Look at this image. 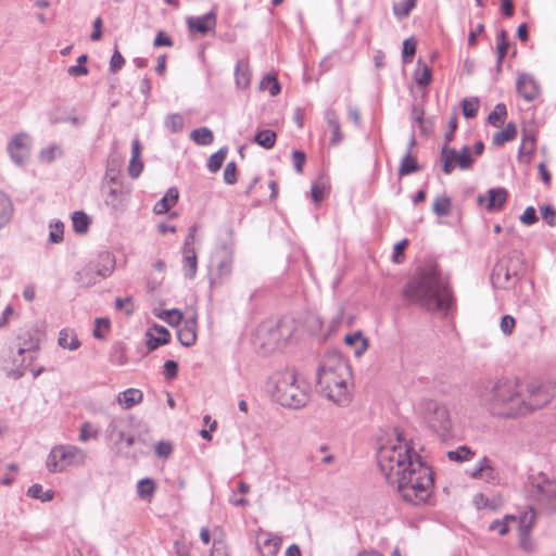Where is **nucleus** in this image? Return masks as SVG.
Masks as SVG:
<instances>
[{"mask_svg": "<svg viewBox=\"0 0 556 556\" xmlns=\"http://www.w3.org/2000/svg\"><path fill=\"white\" fill-rule=\"evenodd\" d=\"M378 466L403 501L425 504L434 486L433 472L416 452L413 442L394 429L377 452Z\"/></svg>", "mask_w": 556, "mask_h": 556, "instance_id": "f257e3e1", "label": "nucleus"}, {"mask_svg": "<svg viewBox=\"0 0 556 556\" xmlns=\"http://www.w3.org/2000/svg\"><path fill=\"white\" fill-rule=\"evenodd\" d=\"M404 294L429 311L446 313L453 304L447 281L435 265L420 267L406 285Z\"/></svg>", "mask_w": 556, "mask_h": 556, "instance_id": "f03ea898", "label": "nucleus"}, {"mask_svg": "<svg viewBox=\"0 0 556 556\" xmlns=\"http://www.w3.org/2000/svg\"><path fill=\"white\" fill-rule=\"evenodd\" d=\"M352 386L349 363L336 351L325 353L316 370L317 391L336 405L344 407L352 400Z\"/></svg>", "mask_w": 556, "mask_h": 556, "instance_id": "7ed1b4c3", "label": "nucleus"}, {"mask_svg": "<svg viewBox=\"0 0 556 556\" xmlns=\"http://www.w3.org/2000/svg\"><path fill=\"white\" fill-rule=\"evenodd\" d=\"M481 404L494 416L511 418L527 414L526 397L516 379H500L480 396Z\"/></svg>", "mask_w": 556, "mask_h": 556, "instance_id": "20e7f679", "label": "nucleus"}, {"mask_svg": "<svg viewBox=\"0 0 556 556\" xmlns=\"http://www.w3.org/2000/svg\"><path fill=\"white\" fill-rule=\"evenodd\" d=\"M267 391L281 405L289 408H301L309 400L308 388L296 379L293 369L274 372L267 383Z\"/></svg>", "mask_w": 556, "mask_h": 556, "instance_id": "39448f33", "label": "nucleus"}, {"mask_svg": "<svg viewBox=\"0 0 556 556\" xmlns=\"http://www.w3.org/2000/svg\"><path fill=\"white\" fill-rule=\"evenodd\" d=\"M535 521V513L530 509L522 513L517 520L513 515H506L503 519H495L488 526V530L498 535H505L511 523L518 525L519 544L525 553H533L534 543L530 538L531 530Z\"/></svg>", "mask_w": 556, "mask_h": 556, "instance_id": "423d86ee", "label": "nucleus"}, {"mask_svg": "<svg viewBox=\"0 0 556 556\" xmlns=\"http://www.w3.org/2000/svg\"><path fill=\"white\" fill-rule=\"evenodd\" d=\"M527 493L529 498L544 513L556 511V479L544 472L528 478Z\"/></svg>", "mask_w": 556, "mask_h": 556, "instance_id": "0eeeda50", "label": "nucleus"}, {"mask_svg": "<svg viewBox=\"0 0 556 556\" xmlns=\"http://www.w3.org/2000/svg\"><path fill=\"white\" fill-rule=\"evenodd\" d=\"M85 459L86 454L80 447L56 445L50 451L46 466L50 472H62L67 467L83 465Z\"/></svg>", "mask_w": 556, "mask_h": 556, "instance_id": "6e6552de", "label": "nucleus"}, {"mask_svg": "<svg viewBox=\"0 0 556 556\" xmlns=\"http://www.w3.org/2000/svg\"><path fill=\"white\" fill-rule=\"evenodd\" d=\"M418 412L437 433L444 435L450 431L452 422L445 405L434 400H422L418 405Z\"/></svg>", "mask_w": 556, "mask_h": 556, "instance_id": "1a4fd4ad", "label": "nucleus"}, {"mask_svg": "<svg viewBox=\"0 0 556 556\" xmlns=\"http://www.w3.org/2000/svg\"><path fill=\"white\" fill-rule=\"evenodd\" d=\"M233 253L228 247H222L213 256L208 280L211 287H217L229 280L232 273Z\"/></svg>", "mask_w": 556, "mask_h": 556, "instance_id": "9d476101", "label": "nucleus"}, {"mask_svg": "<svg viewBox=\"0 0 556 556\" xmlns=\"http://www.w3.org/2000/svg\"><path fill=\"white\" fill-rule=\"evenodd\" d=\"M528 399H526L527 414L531 410L542 408L555 396L553 383H530L528 386Z\"/></svg>", "mask_w": 556, "mask_h": 556, "instance_id": "9b49d317", "label": "nucleus"}, {"mask_svg": "<svg viewBox=\"0 0 556 556\" xmlns=\"http://www.w3.org/2000/svg\"><path fill=\"white\" fill-rule=\"evenodd\" d=\"M30 148V136L27 132H18L8 142L7 151L15 165L24 166L29 160Z\"/></svg>", "mask_w": 556, "mask_h": 556, "instance_id": "f8f14e48", "label": "nucleus"}, {"mask_svg": "<svg viewBox=\"0 0 556 556\" xmlns=\"http://www.w3.org/2000/svg\"><path fill=\"white\" fill-rule=\"evenodd\" d=\"M18 349L17 353L18 355H24L23 362L27 361V365H25L23 368H17L13 370V376L15 378H20L25 374V368L31 364V362L35 359V353L39 348V339L34 337L29 331L22 332L18 338Z\"/></svg>", "mask_w": 556, "mask_h": 556, "instance_id": "ddd939ff", "label": "nucleus"}, {"mask_svg": "<svg viewBox=\"0 0 556 556\" xmlns=\"http://www.w3.org/2000/svg\"><path fill=\"white\" fill-rule=\"evenodd\" d=\"M128 420L124 417H111L106 429V435L116 445L125 444L130 447L135 443V437L126 431Z\"/></svg>", "mask_w": 556, "mask_h": 556, "instance_id": "4468645a", "label": "nucleus"}, {"mask_svg": "<svg viewBox=\"0 0 556 556\" xmlns=\"http://www.w3.org/2000/svg\"><path fill=\"white\" fill-rule=\"evenodd\" d=\"M517 91L527 102L534 101L540 94V86L530 74H520L517 78Z\"/></svg>", "mask_w": 556, "mask_h": 556, "instance_id": "2eb2a0df", "label": "nucleus"}, {"mask_svg": "<svg viewBox=\"0 0 556 556\" xmlns=\"http://www.w3.org/2000/svg\"><path fill=\"white\" fill-rule=\"evenodd\" d=\"M508 192L504 188H491L486 194L478 195V203L485 205L489 212L496 211L503 207L507 200Z\"/></svg>", "mask_w": 556, "mask_h": 556, "instance_id": "dca6fc26", "label": "nucleus"}, {"mask_svg": "<svg viewBox=\"0 0 556 556\" xmlns=\"http://www.w3.org/2000/svg\"><path fill=\"white\" fill-rule=\"evenodd\" d=\"M186 22L191 34L199 33L201 35H205L215 28L216 15L211 11L201 16H188Z\"/></svg>", "mask_w": 556, "mask_h": 556, "instance_id": "f3484780", "label": "nucleus"}, {"mask_svg": "<svg viewBox=\"0 0 556 556\" xmlns=\"http://www.w3.org/2000/svg\"><path fill=\"white\" fill-rule=\"evenodd\" d=\"M177 338L184 346H192L197 341V315L192 314L177 331Z\"/></svg>", "mask_w": 556, "mask_h": 556, "instance_id": "a211bd4d", "label": "nucleus"}, {"mask_svg": "<svg viewBox=\"0 0 556 556\" xmlns=\"http://www.w3.org/2000/svg\"><path fill=\"white\" fill-rule=\"evenodd\" d=\"M256 544L261 556H276L281 546V539L270 533H261Z\"/></svg>", "mask_w": 556, "mask_h": 556, "instance_id": "6ab92c4d", "label": "nucleus"}, {"mask_svg": "<svg viewBox=\"0 0 556 556\" xmlns=\"http://www.w3.org/2000/svg\"><path fill=\"white\" fill-rule=\"evenodd\" d=\"M182 273L185 278L194 279L198 270V257L194 249H182Z\"/></svg>", "mask_w": 556, "mask_h": 556, "instance_id": "aec40b11", "label": "nucleus"}, {"mask_svg": "<svg viewBox=\"0 0 556 556\" xmlns=\"http://www.w3.org/2000/svg\"><path fill=\"white\" fill-rule=\"evenodd\" d=\"M152 329L156 336L150 331L147 332V346L150 351L157 349L160 345L168 343L170 338L169 331L164 326L154 325Z\"/></svg>", "mask_w": 556, "mask_h": 556, "instance_id": "412c9836", "label": "nucleus"}, {"mask_svg": "<svg viewBox=\"0 0 556 556\" xmlns=\"http://www.w3.org/2000/svg\"><path fill=\"white\" fill-rule=\"evenodd\" d=\"M178 197V189L175 187L169 188L164 197L154 205V213L157 215L167 213L169 208L177 203Z\"/></svg>", "mask_w": 556, "mask_h": 556, "instance_id": "4be33fe9", "label": "nucleus"}, {"mask_svg": "<svg viewBox=\"0 0 556 556\" xmlns=\"http://www.w3.org/2000/svg\"><path fill=\"white\" fill-rule=\"evenodd\" d=\"M325 119L332 131L330 143L332 146L339 144L343 139V135L340 129V122L336 111L332 109L326 110Z\"/></svg>", "mask_w": 556, "mask_h": 556, "instance_id": "5701e85b", "label": "nucleus"}, {"mask_svg": "<svg viewBox=\"0 0 556 556\" xmlns=\"http://www.w3.org/2000/svg\"><path fill=\"white\" fill-rule=\"evenodd\" d=\"M143 394L139 389L130 388L117 395V402L123 408L129 409L140 403Z\"/></svg>", "mask_w": 556, "mask_h": 556, "instance_id": "b1692460", "label": "nucleus"}, {"mask_svg": "<svg viewBox=\"0 0 556 556\" xmlns=\"http://www.w3.org/2000/svg\"><path fill=\"white\" fill-rule=\"evenodd\" d=\"M93 266L96 267L99 278L104 279L113 273L115 260L110 253H102L99 255L97 264Z\"/></svg>", "mask_w": 556, "mask_h": 556, "instance_id": "393cba45", "label": "nucleus"}, {"mask_svg": "<svg viewBox=\"0 0 556 556\" xmlns=\"http://www.w3.org/2000/svg\"><path fill=\"white\" fill-rule=\"evenodd\" d=\"M58 343L61 348L70 351L78 350L81 344L76 332L68 328L60 330Z\"/></svg>", "mask_w": 556, "mask_h": 556, "instance_id": "a878e982", "label": "nucleus"}, {"mask_svg": "<svg viewBox=\"0 0 556 556\" xmlns=\"http://www.w3.org/2000/svg\"><path fill=\"white\" fill-rule=\"evenodd\" d=\"M76 281L84 287H90L99 282V278L93 264H89L76 273Z\"/></svg>", "mask_w": 556, "mask_h": 556, "instance_id": "bb28decb", "label": "nucleus"}, {"mask_svg": "<svg viewBox=\"0 0 556 556\" xmlns=\"http://www.w3.org/2000/svg\"><path fill=\"white\" fill-rule=\"evenodd\" d=\"M236 86L239 89H247L251 83V73L245 61H238L235 70Z\"/></svg>", "mask_w": 556, "mask_h": 556, "instance_id": "cd10ccee", "label": "nucleus"}, {"mask_svg": "<svg viewBox=\"0 0 556 556\" xmlns=\"http://www.w3.org/2000/svg\"><path fill=\"white\" fill-rule=\"evenodd\" d=\"M14 207L10 197L0 191V229L7 226L12 216H13Z\"/></svg>", "mask_w": 556, "mask_h": 556, "instance_id": "c85d7f7f", "label": "nucleus"}, {"mask_svg": "<svg viewBox=\"0 0 556 556\" xmlns=\"http://www.w3.org/2000/svg\"><path fill=\"white\" fill-rule=\"evenodd\" d=\"M433 213L439 217L448 216L452 212V201L446 194L438 195L432 204Z\"/></svg>", "mask_w": 556, "mask_h": 556, "instance_id": "c756f323", "label": "nucleus"}, {"mask_svg": "<svg viewBox=\"0 0 556 556\" xmlns=\"http://www.w3.org/2000/svg\"><path fill=\"white\" fill-rule=\"evenodd\" d=\"M508 46H509V42L507 39V33L504 29H502L496 35V53H497L496 67L498 71L501 70L502 62L507 53Z\"/></svg>", "mask_w": 556, "mask_h": 556, "instance_id": "7c9ffc66", "label": "nucleus"}, {"mask_svg": "<svg viewBox=\"0 0 556 556\" xmlns=\"http://www.w3.org/2000/svg\"><path fill=\"white\" fill-rule=\"evenodd\" d=\"M419 169L420 168L416 160L412 156L410 152L407 151V153L401 160L399 167V176L404 177L413 173H416Z\"/></svg>", "mask_w": 556, "mask_h": 556, "instance_id": "2f4dec72", "label": "nucleus"}, {"mask_svg": "<svg viewBox=\"0 0 556 556\" xmlns=\"http://www.w3.org/2000/svg\"><path fill=\"white\" fill-rule=\"evenodd\" d=\"M517 135V128L514 123H508L506 127L493 136V143L495 146H502L507 141L513 140Z\"/></svg>", "mask_w": 556, "mask_h": 556, "instance_id": "473e14b6", "label": "nucleus"}, {"mask_svg": "<svg viewBox=\"0 0 556 556\" xmlns=\"http://www.w3.org/2000/svg\"><path fill=\"white\" fill-rule=\"evenodd\" d=\"M190 138L199 146L211 144L214 140L213 132L207 127H200L191 131Z\"/></svg>", "mask_w": 556, "mask_h": 556, "instance_id": "72a5a7b5", "label": "nucleus"}, {"mask_svg": "<svg viewBox=\"0 0 556 556\" xmlns=\"http://www.w3.org/2000/svg\"><path fill=\"white\" fill-rule=\"evenodd\" d=\"M63 154L62 148L59 144H51L40 150L38 159L40 162L49 164Z\"/></svg>", "mask_w": 556, "mask_h": 556, "instance_id": "f704fd0d", "label": "nucleus"}, {"mask_svg": "<svg viewBox=\"0 0 556 556\" xmlns=\"http://www.w3.org/2000/svg\"><path fill=\"white\" fill-rule=\"evenodd\" d=\"M155 316L174 327L178 326L184 318L182 313L177 308L155 312Z\"/></svg>", "mask_w": 556, "mask_h": 556, "instance_id": "c9c22d12", "label": "nucleus"}, {"mask_svg": "<svg viewBox=\"0 0 556 556\" xmlns=\"http://www.w3.org/2000/svg\"><path fill=\"white\" fill-rule=\"evenodd\" d=\"M27 495L31 498L39 500L42 503H46L53 500L54 492L52 490L43 491L41 484L35 483L27 490Z\"/></svg>", "mask_w": 556, "mask_h": 556, "instance_id": "e433bc0d", "label": "nucleus"}, {"mask_svg": "<svg viewBox=\"0 0 556 556\" xmlns=\"http://www.w3.org/2000/svg\"><path fill=\"white\" fill-rule=\"evenodd\" d=\"M276 132L270 129H264L256 132L254 141L265 149H271L276 142Z\"/></svg>", "mask_w": 556, "mask_h": 556, "instance_id": "4c0bfd02", "label": "nucleus"}, {"mask_svg": "<svg viewBox=\"0 0 556 556\" xmlns=\"http://www.w3.org/2000/svg\"><path fill=\"white\" fill-rule=\"evenodd\" d=\"M73 228L78 233H85L88 230L90 219L83 211H76L72 216Z\"/></svg>", "mask_w": 556, "mask_h": 556, "instance_id": "58836bf2", "label": "nucleus"}, {"mask_svg": "<svg viewBox=\"0 0 556 556\" xmlns=\"http://www.w3.org/2000/svg\"><path fill=\"white\" fill-rule=\"evenodd\" d=\"M346 345L355 346V354L361 355L367 348V341L361 332L346 334L344 338Z\"/></svg>", "mask_w": 556, "mask_h": 556, "instance_id": "ea45409f", "label": "nucleus"}, {"mask_svg": "<svg viewBox=\"0 0 556 556\" xmlns=\"http://www.w3.org/2000/svg\"><path fill=\"white\" fill-rule=\"evenodd\" d=\"M473 455L475 453L466 445L458 446L456 450L447 452L448 459L457 463L470 460Z\"/></svg>", "mask_w": 556, "mask_h": 556, "instance_id": "a19ab883", "label": "nucleus"}, {"mask_svg": "<svg viewBox=\"0 0 556 556\" xmlns=\"http://www.w3.org/2000/svg\"><path fill=\"white\" fill-rule=\"evenodd\" d=\"M506 115V105L503 103H498L495 105L494 110L489 114L488 121L491 125L500 127L504 123Z\"/></svg>", "mask_w": 556, "mask_h": 556, "instance_id": "79ce46f5", "label": "nucleus"}, {"mask_svg": "<svg viewBox=\"0 0 556 556\" xmlns=\"http://www.w3.org/2000/svg\"><path fill=\"white\" fill-rule=\"evenodd\" d=\"M227 155V148H220L213 153L207 161V168L211 173H216L223 165Z\"/></svg>", "mask_w": 556, "mask_h": 556, "instance_id": "37998d69", "label": "nucleus"}, {"mask_svg": "<svg viewBox=\"0 0 556 556\" xmlns=\"http://www.w3.org/2000/svg\"><path fill=\"white\" fill-rule=\"evenodd\" d=\"M262 90H267L271 97L280 92V85L275 75L267 74L260 84Z\"/></svg>", "mask_w": 556, "mask_h": 556, "instance_id": "c03bdc74", "label": "nucleus"}, {"mask_svg": "<svg viewBox=\"0 0 556 556\" xmlns=\"http://www.w3.org/2000/svg\"><path fill=\"white\" fill-rule=\"evenodd\" d=\"M416 0H404L393 4V13L399 18H404L409 15L410 11L415 8Z\"/></svg>", "mask_w": 556, "mask_h": 556, "instance_id": "a18cd8bd", "label": "nucleus"}, {"mask_svg": "<svg viewBox=\"0 0 556 556\" xmlns=\"http://www.w3.org/2000/svg\"><path fill=\"white\" fill-rule=\"evenodd\" d=\"M463 114L466 118H472L477 115L479 100L477 98H466L462 102Z\"/></svg>", "mask_w": 556, "mask_h": 556, "instance_id": "49530a36", "label": "nucleus"}, {"mask_svg": "<svg viewBox=\"0 0 556 556\" xmlns=\"http://www.w3.org/2000/svg\"><path fill=\"white\" fill-rule=\"evenodd\" d=\"M50 232H49V242L51 243H60L63 240L64 235V224L60 220H56L54 223H51L49 225Z\"/></svg>", "mask_w": 556, "mask_h": 556, "instance_id": "de8ad7c7", "label": "nucleus"}, {"mask_svg": "<svg viewBox=\"0 0 556 556\" xmlns=\"http://www.w3.org/2000/svg\"><path fill=\"white\" fill-rule=\"evenodd\" d=\"M165 126L172 132H179L184 128V117L178 113L169 114L165 118Z\"/></svg>", "mask_w": 556, "mask_h": 556, "instance_id": "09e8293b", "label": "nucleus"}, {"mask_svg": "<svg viewBox=\"0 0 556 556\" xmlns=\"http://www.w3.org/2000/svg\"><path fill=\"white\" fill-rule=\"evenodd\" d=\"M154 483L150 478L141 479L137 483V493L141 498L151 496L154 492Z\"/></svg>", "mask_w": 556, "mask_h": 556, "instance_id": "8fccbe9b", "label": "nucleus"}, {"mask_svg": "<svg viewBox=\"0 0 556 556\" xmlns=\"http://www.w3.org/2000/svg\"><path fill=\"white\" fill-rule=\"evenodd\" d=\"M99 435V429L91 422H84L79 430V440L87 442L90 439H96Z\"/></svg>", "mask_w": 556, "mask_h": 556, "instance_id": "3c124183", "label": "nucleus"}, {"mask_svg": "<svg viewBox=\"0 0 556 556\" xmlns=\"http://www.w3.org/2000/svg\"><path fill=\"white\" fill-rule=\"evenodd\" d=\"M86 62H87L86 54L78 56L77 64L68 67V70H67L68 75L74 76V77L87 75L88 68L85 66Z\"/></svg>", "mask_w": 556, "mask_h": 556, "instance_id": "603ef678", "label": "nucleus"}, {"mask_svg": "<svg viewBox=\"0 0 556 556\" xmlns=\"http://www.w3.org/2000/svg\"><path fill=\"white\" fill-rule=\"evenodd\" d=\"M504 276L505 282H509L511 277H517V271L513 270L510 271L508 268H505L503 265H497L494 269L493 278L495 279L496 283H501V276Z\"/></svg>", "mask_w": 556, "mask_h": 556, "instance_id": "864d4df0", "label": "nucleus"}, {"mask_svg": "<svg viewBox=\"0 0 556 556\" xmlns=\"http://www.w3.org/2000/svg\"><path fill=\"white\" fill-rule=\"evenodd\" d=\"M431 80V70L429 66L424 65L421 70L416 73V84L419 87H426Z\"/></svg>", "mask_w": 556, "mask_h": 556, "instance_id": "5fc2aeb1", "label": "nucleus"}, {"mask_svg": "<svg viewBox=\"0 0 556 556\" xmlns=\"http://www.w3.org/2000/svg\"><path fill=\"white\" fill-rule=\"evenodd\" d=\"M457 165L462 169H468L472 165V157L469 154V148L466 146L462 149V152L457 153Z\"/></svg>", "mask_w": 556, "mask_h": 556, "instance_id": "6e6d98bb", "label": "nucleus"}, {"mask_svg": "<svg viewBox=\"0 0 556 556\" xmlns=\"http://www.w3.org/2000/svg\"><path fill=\"white\" fill-rule=\"evenodd\" d=\"M224 180L228 185H233L237 181V165L235 162H229L224 169Z\"/></svg>", "mask_w": 556, "mask_h": 556, "instance_id": "4d7b16f0", "label": "nucleus"}, {"mask_svg": "<svg viewBox=\"0 0 556 556\" xmlns=\"http://www.w3.org/2000/svg\"><path fill=\"white\" fill-rule=\"evenodd\" d=\"M110 321L106 318H97L94 320L93 337L97 339H103V330H109Z\"/></svg>", "mask_w": 556, "mask_h": 556, "instance_id": "13d9d810", "label": "nucleus"}, {"mask_svg": "<svg viewBox=\"0 0 556 556\" xmlns=\"http://www.w3.org/2000/svg\"><path fill=\"white\" fill-rule=\"evenodd\" d=\"M483 462L485 468L481 480H484L485 482H495L497 480V473L491 466V460L488 457H483Z\"/></svg>", "mask_w": 556, "mask_h": 556, "instance_id": "bf43d9fd", "label": "nucleus"}, {"mask_svg": "<svg viewBox=\"0 0 556 556\" xmlns=\"http://www.w3.org/2000/svg\"><path fill=\"white\" fill-rule=\"evenodd\" d=\"M124 64H125L124 56L118 52V50H115L110 60V67H109L110 72L116 73L124 66Z\"/></svg>", "mask_w": 556, "mask_h": 556, "instance_id": "052dcab7", "label": "nucleus"}, {"mask_svg": "<svg viewBox=\"0 0 556 556\" xmlns=\"http://www.w3.org/2000/svg\"><path fill=\"white\" fill-rule=\"evenodd\" d=\"M516 320L510 315H504L501 320V330L504 334L509 336L513 333V330L515 328Z\"/></svg>", "mask_w": 556, "mask_h": 556, "instance_id": "680f3d73", "label": "nucleus"}, {"mask_svg": "<svg viewBox=\"0 0 556 556\" xmlns=\"http://www.w3.org/2000/svg\"><path fill=\"white\" fill-rule=\"evenodd\" d=\"M143 169V163L140 157H131L128 166L129 176L132 178H138Z\"/></svg>", "mask_w": 556, "mask_h": 556, "instance_id": "e2e57ef3", "label": "nucleus"}, {"mask_svg": "<svg viewBox=\"0 0 556 556\" xmlns=\"http://www.w3.org/2000/svg\"><path fill=\"white\" fill-rule=\"evenodd\" d=\"M536 220V213L532 206H528L520 216V222L527 226L533 225Z\"/></svg>", "mask_w": 556, "mask_h": 556, "instance_id": "0e129e2a", "label": "nucleus"}, {"mask_svg": "<svg viewBox=\"0 0 556 556\" xmlns=\"http://www.w3.org/2000/svg\"><path fill=\"white\" fill-rule=\"evenodd\" d=\"M294 169L298 174L303 173V166L306 161L305 153L299 150L292 152Z\"/></svg>", "mask_w": 556, "mask_h": 556, "instance_id": "69168bd1", "label": "nucleus"}, {"mask_svg": "<svg viewBox=\"0 0 556 556\" xmlns=\"http://www.w3.org/2000/svg\"><path fill=\"white\" fill-rule=\"evenodd\" d=\"M541 215H542V218L544 220H546V223L549 226H555V224H556V211L551 205H546L544 207H541Z\"/></svg>", "mask_w": 556, "mask_h": 556, "instance_id": "338daca9", "label": "nucleus"}, {"mask_svg": "<svg viewBox=\"0 0 556 556\" xmlns=\"http://www.w3.org/2000/svg\"><path fill=\"white\" fill-rule=\"evenodd\" d=\"M416 52V42L410 38L406 39L403 42V60L404 62L408 61V58H412Z\"/></svg>", "mask_w": 556, "mask_h": 556, "instance_id": "774afa93", "label": "nucleus"}]
</instances>
